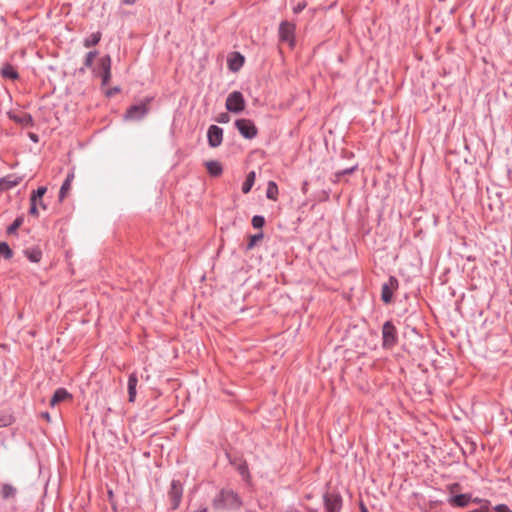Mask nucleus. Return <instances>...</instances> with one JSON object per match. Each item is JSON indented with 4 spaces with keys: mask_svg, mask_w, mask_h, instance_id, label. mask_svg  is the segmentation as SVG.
<instances>
[{
    "mask_svg": "<svg viewBox=\"0 0 512 512\" xmlns=\"http://www.w3.org/2000/svg\"><path fill=\"white\" fill-rule=\"evenodd\" d=\"M241 504L240 499L236 493L230 490H223L213 500L215 509H231L237 508Z\"/></svg>",
    "mask_w": 512,
    "mask_h": 512,
    "instance_id": "obj_1",
    "label": "nucleus"
},
{
    "mask_svg": "<svg viewBox=\"0 0 512 512\" xmlns=\"http://www.w3.org/2000/svg\"><path fill=\"white\" fill-rule=\"evenodd\" d=\"M383 347L390 349L397 344V330L391 321H386L382 327Z\"/></svg>",
    "mask_w": 512,
    "mask_h": 512,
    "instance_id": "obj_2",
    "label": "nucleus"
},
{
    "mask_svg": "<svg viewBox=\"0 0 512 512\" xmlns=\"http://www.w3.org/2000/svg\"><path fill=\"white\" fill-rule=\"evenodd\" d=\"M245 108V100L239 91H233L226 99V109L232 113H239Z\"/></svg>",
    "mask_w": 512,
    "mask_h": 512,
    "instance_id": "obj_3",
    "label": "nucleus"
},
{
    "mask_svg": "<svg viewBox=\"0 0 512 512\" xmlns=\"http://www.w3.org/2000/svg\"><path fill=\"white\" fill-rule=\"evenodd\" d=\"M235 126L246 139H253L257 135V128L249 119H238L235 121Z\"/></svg>",
    "mask_w": 512,
    "mask_h": 512,
    "instance_id": "obj_4",
    "label": "nucleus"
},
{
    "mask_svg": "<svg viewBox=\"0 0 512 512\" xmlns=\"http://www.w3.org/2000/svg\"><path fill=\"white\" fill-rule=\"evenodd\" d=\"M326 512H340L342 507V498L338 493H325L323 495Z\"/></svg>",
    "mask_w": 512,
    "mask_h": 512,
    "instance_id": "obj_5",
    "label": "nucleus"
},
{
    "mask_svg": "<svg viewBox=\"0 0 512 512\" xmlns=\"http://www.w3.org/2000/svg\"><path fill=\"white\" fill-rule=\"evenodd\" d=\"M147 113H148L147 103H139V104L130 106L127 109L124 117L126 120H140Z\"/></svg>",
    "mask_w": 512,
    "mask_h": 512,
    "instance_id": "obj_6",
    "label": "nucleus"
},
{
    "mask_svg": "<svg viewBox=\"0 0 512 512\" xmlns=\"http://www.w3.org/2000/svg\"><path fill=\"white\" fill-rule=\"evenodd\" d=\"M294 31L295 26L292 23L283 21L279 27V39L288 42L292 46L294 44Z\"/></svg>",
    "mask_w": 512,
    "mask_h": 512,
    "instance_id": "obj_7",
    "label": "nucleus"
},
{
    "mask_svg": "<svg viewBox=\"0 0 512 512\" xmlns=\"http://www.w3.org/2000/svg\"><path fill=\"white\" fill-rule=\"evenodd\" d=\"M99 75L102 78V85H108L111 78V58L109 55H106L100 59Z\"/></svg>",
    "mask_w": 512,
    "mask_h": 512,
    "instance_id": "obj_8",
    "label": "nucleus"
},
{
    "mask_svg": "<svg viewBox=\"0 0 512 512\" xmlns=\"http://www.w3.org/2000/svg\"><path fill=\"white\" fill-rule=\"evenodd\" d=\"M208 143L215 148L220 146L223 140V129L217 125H211L207 132Z\"/></svg>",
    "mask_w": 512,
    "mask_h": 512,
    "instance_id": "obj_9",
    "label": "nucleus"
},
{
    "mask_svg": "<svg viewBox=\"0 0 512 512\" xmlns=\"http://www.w3.org/2000/svg\"><path fill=\"white\" fill-rule=\"evenodd\" d=\"M183 488L178 480L171 482V488L169 491V497L171 499V505L173 509H177L182 498Z\"/></svg>",
    "mask_w": 512,
    "mask_h": 512,
    "instance_id": "obj_10",
    "label": "nucleus"
},
{
    "mask_svg": "<svg viewBox=\"0 0 512 512\" xmlns=\"http://www.w3.org/2000/svg\"><path fill=\"white\" fill-rule=\"evenodd\" d=\"M471 500H472V497L470 494H458V495L450 496L447 499V502L452 507L463 508V507L468 506L469 503L471 502Z\"/></svg>",
    "mask_w": 512,
    "mask_h": 512,
    "instance_id": "obj_11",
    "label": "nucleus"
},
{
    "mask_svg": "<svg viewBox=\"0 0 512 512\" xmlns=\"http://www.w3.org/2000/svg\"><path fill=\"white\" fill-rule=\"evenodd\" d=\"M397 279L395 277L389 278V284H383L382 291H381V298L383 302L389 303L392 299V290L391 287L397 285Z\"/></svg>",
    "mask_w": 512,
    "mask_h": 512,
    "instance_id": "obj_12",
    "label": "nucleus"
},
{
    "mask_svg": "<svg viewBox=\"0 0 512 512\" xmlns=\"http://www.w3.org/2000/svg\"><path fill=\"white\" fill-rule=\"evenodd\" d=\"M10 118L15 121L16 123L24 126L29 127L33 125V118L28 113H20V114H10Z\"/></svg>",
    "mask_w": 512,
    "mask_h": 512,
    "instance_id": "obj_13",
    "label": "nucleus"
},
{
    "mask_svg": "<svg viewBox=\"0 0 512 512\" xmlns=\"http://www.w3.org/2000/svg\"><path fill=\"white\" fill-rule=\"evenodd\" d=\"M244 64V57L238 53L235 52L232 54V56L228 59V66L231 71H238Z\"/></svg>",
    "mask_w": 512,
    "mask_h": 512,
    "instance_id": "obj_14",
    "label": "nucleus"
},
{
    "mask_svg": "<svg viewBox=\"0 0 512 512\" xmlns=\"http://www.w3.org/2000/svg\"><path fill=\"white\" fill-rule=\"evenodd\" d=\"M70 397H71V395L69 394V392L66 389L59 388L54 392V394L50 400V405L55 406Z\"/></svg>",
    "mask_w": 512,
    "mask_h": 512,
    "instance_id": "obj_15",
    "label": "nucleus"
},
{
    "mask_svg": "<svg viewBox=\"0 0 512 512\" xmlns=\"http://www.w3.org/2000/svg\"><path fill=\"white\" fill-rule=\"evenodd\" d=\"M137 383H138L137 375L135 373H131L128 378V395H129L130 402L135 401Z\"/></svg>",
    "mask_w": 512,
    "mask_h": 512,
    "instance_id": "obj_16",
    "label": "nucleus"
},
{
    "mask_svg": "<svg viewBox=\"0 0 512 512\" xmlns=\"http://www.w3.org/2000/svg\"><path fill=\"white\" fill-rule=\"evenodd\" d=\"M205 166H206L208 173L214 177L221 175V173L223 171L222 165L218 161H214V160L207 161L205 163Z\"/></svg>",
    "mask_w": 512,
    "mask_h": 512,
    "instance_id": "obj_17",
    "label": "nucleus"
},
{
    "mask_svg": "<svg viewBox=\"0 0 512 512\" xmlns=\"http://www.w3.org/2000/svg\"><path fill=\"white\" fill-rule=\"evenodd\" d=\"M0 494L1 497L5 500L15 498L17 489L11 484L4 483L1 485Z\"/></svg>",
    "mask_w": 512,
    "mask_h": 512,
    "instance_id": "obj_18",
    "label": "nucleus"
},
{
    "mask_svg": "<svg viewBox=\"0 0 512 512\" xmlns=\"http://www.w3.org/2000/svg\"><path fill=\"white\" fill-rule=\"evenodd\" d=\"M20 181V177L9 175L0 180V186H2V189H10L17 186Z\"/></svg>",
    "mask_w": 512,
    "mask_h": 512,
    "instance_id": "obj_19",
    "label": "nucleus"
},
{
    "mask_svg": "<svg viewBox=\"0 0 512 512\" xmlns=\"http://www.w3.org/2000/svg\"><path fill=\"white\" fill-rule=\"evenodd\" d=\"M73 179H74V173L71 172L67 175L65 181L63 182V184L60 188V191H59V200L60 201H62L66 197L68 191L70 190L71 183H72Z\"/></svg>",
    "mask_w": 512,
    "mask_h": 512,
    "instance_id": "obj_20",
    "label": "nucleus"
},
{
    "mask_svg": "<svg viewBox=\"0 0 512 512\" xmlns=\"http://www.w3.org/2000/svg\"><path fill=\"white\" fill-rule=\"evenodd\" d=\"M255 172L254 171H251L248 173L247 177H246V180L244 181L243 185H242V192L244 194H247L250 192V190L252 189L254 183H255Z\"/></svg>",
    "mask_w": 512,
    "mask_h": 512,
    "instance_id": "obj_21",
    "label": "nucleus"
},
{
    "mask_svg": "<svg viewBox=\"0 0 512 512\" xmlns=\"http://www.w3.org/2000/svg\"><path fill=\"white\" fill-rule=\"evenodd\" d=\"M1 74L4 78L15 80L18 78V72L14 69L12 65H5L2 70Z\"/></svg>",
    "mask_w": 512,
    "mask_h": 512,
    "instance_id": "obj_22",
    "label": "nucleus"
},
{
    "mask_svg": "<svg viewBox=\"0 0 512 512\" xmlns=\"http://www.w3.org/2000/svg\"><path fill=\"white\" fill-rule=\"evenodd\" d=\"M278 195V187L274 181H269L266 190V197L270 200H276Z\"/></svg>",
    "mask_w": 512,
    "mask_h": 512,
    "instance_id": "obj_23",
    "label": "nucleus"
},
{
    "mask_svg": "<svg viewBox=\"0 0 512 512\" xmlns=\"http://www.w3.org/2000/svg\"><path fill=\"white\" fill-rule=\"evenodd\" d=\"M26 257L33 263H38L41 260L42 253L39 249L25 250Z\"/></svg>",
    "mask_w": 512,
    "mask_h": 512,
    "instance_id": "obj_24",
    "label": "nucleus"
},
{
    "mask_svg": "<svg viewBox=\"0 0 512 512\" xmlns=\"http://www.w3.org/2000/svg\"><path fill=\"white\" fill-rule=\"evenodd\" d=\"M101 39V33L100 32H96V33H92L88 38H86L84 40V46L86 48H89L91 46H95L99 43Z\"/></svg>",
    "mask_w": 512,
    "mask_h": 512,
    "instance_id": "obj_25",
    "label": "nucleus"
},
{
    "mask_svg": "<svg viewBox=\"0 0 512 512\" xmlns=\"http://www.w3.org/2000/svg\"><path fill=\"white\" fill-rule=\"evenodd\" d=\"M263 237H264V235H263V233H262V232L257 233V234H255V235H251V236L249 237V242H248V244H247L246 250H248V251H249V250H252V249L255 247V245L257 244V242H258V241H260V240H262V239H263Z\"/></svg>",
    "mask_w": 512,
    "mask_h": 512,
    "instance_id": "obj_26",
    "label": "nucleus"
},
{
    "mask_svg": "<svg viewBox=\"0 0 512 512\" xmlns=\"http://www.w3.org/2000/svg\"><path fill=\"white\" fill-rule=\"evenodd\" d=\"M0 255L5 259H10L13 256V252L6 242H0Z\"/></svg>",
    "mask_w": 512,
    "mask_h": 512,
    "instance_id": "obj_27",
    "label": "nucleus"
},
{
    "mask_svg": "<svg viewBox=\"0 0 512 512\" xmlns=\"http://www.w3.org/2000/svg\"><path fill=\"white\" fill-rule=\"evenodd\" d=\"M47 188L44 186L39 187L37 190L32 192V195L30 197V202H37L38 199H42L44 194L46 193Z\"/></svg>",
    "mask_w": 512,
    "mask_h": 512,
    "instance_id": "obj_28",
    "label": "nucleus"
},
{
    "mask_svg": "<svg viewBox=\"0 0 512 512\" xmlns=\"http://www.w3.org/2000/svg\"><path fill=\"white\" fill-rule=\"evenodd\" d=\"M23 224V217H17L13 223L7 228L8 234H13L17 231V229Z\"/></svg>",
    "mask_w": 512,
    "mask_h": 512,
    "instance_id": "obj_29",
    "label": "nucleus"
},
{
    "mask_svg": "<svg viewBox=\"0 0 512 512\" xmlns=\"http://www.w3.org/2000/svg\"><path fill=\"white\" fill-rule=\"evenodd\" d=\"M96 55H97V51H90L87 53V55L85 57V61H84V64L87 68L92 67Z\"/></svg>",
    "mask_w": 512,
    "mask_h": 512,
    "instance_id": "obj_30",
    "label": "nucleus"
},
{
    "mask_svg": "<svg viewBox=\"0 0 512 512\" xmlns=\"http://www.w3.org/2000/svg\"><path fill=\"white\" fill-rule=\"evenodd\" d=\"M265 224V219L263 216H260V215H255L253 218H252V225L254 228H262Z\"/></svg>",
    "mask_w": 512,
    "mask_h": 512,
    "instance_id": "obj_31",
    "label": "nucleus"
},
{
    "mask_svg": "<svg viewBox=\"0 0 512 512\" xmlns=\"http://www.w3.org/2000/svg\"><path fill=\"white\" fill-rule=\"evenodd\" d=\"M29 214L34 217H38L39 213H38L37 202H30Z\"/></svg>",
    "mask_w": 512,
    "mask_h": 512,
    "instance_id": "obj_32",
    "label": "nucleus"
},
{
    "mask_svg": "<svg viewBox=\"0 0 512 512\" xmlns=\"http://www.w3.org/2000/svg\"><path fill=\"white\" fill-rule=\"evenodd\" d=\"M494 509L496 512H512L510 508L504 504L497 505Z\"/></svg>",
    "mask_w": 512,
    "mask_h": 512,
    "instance_id": "obj_33",
    "label": "nucleus"
},
{
    "mask_svg": "<svg viewBox=\"0 0 512 512\" xmlns=\"http://www.w3.org/2000/svg\"><path fill=\"white\" fill-rule=\"evenodd\" d=\"M229 121V115L227 113H222L219 115L218 122L227 123Z\"/></svg>",
    "mask_w": 512,
    "mask_h": 512,
    "instance_id": "obj_34",
    "label": "nucleus"
},
{
    "mask_svg": "<svg viewBox=\"0 0 512 512\" xmlns=\"http://www.w3.org/2000/svg\"><path fill=\"white\" fill-rule=\"evenodd\" d=\"M355 167H351V168H348V169H345V170H342V171H339L336 173L337 176H341V175H346V174H350L354 171Z\"/></svg>",
    "mask_w": 512,
    "mask_h": 512,
    "instance_id": "obj_35",
    "label": "nucleus"
},
{
    "mask_svg": "<svg viewBox=\"0 0 512 512\" xmlns=\"http://www.w3.org/2000/svg\"><path fill=\"white\" fill-rule=\"evenodd\" d=\"M29 138L35 143L38 142V136L35 133H29Z\"/></svg>",
    "mask_w": 512,
    "mask_h": 512,
    "instance_id": "obj_36",
    "label": "nucleus"
},
{
    "mask_svg": "<svg viewBox=\"0 0 512 512\" xmlns=\"http://www.w3.org/2000/svg\"><path fill=\"white\" fill-rule=\"evenodd\" d=\"M304 7H305V5H304V4H303V5L299 4V5H297V6L294 8V12H295V13H299L300 11H302V9H304Z\"/></svg>",
    "mask_w": 512,
    "mask_h": 512,
    "instance_id": "obj_37",
    "label": "nucleus"
},
{
    "mask_svg": "<svg viewBox=\"0 0 512 512\" xmlns=\"http://www.w3.org/2000/svg\"><path fill=\"white\" fill-rule=\"evenodd\" d=\"M38 205L44 210L47 208L42 199H38L37 206Z\"/></svg>",
    "mask_w": 512,
    "mask_h": 512,
    "instance_id": "obj_38",
    "label": "nucleus"
},
{
    "mask_svg": "<svg viewBox=\"0 0 512 512\" xmlns=\"http://www.w3.org/2000/svg\"><path fill=\"white\" fill-rule=\"evenodd\" d=\"M122 2L126 5H132L136 2V0H122Z\"/></svg>",
    "mask_w": 512,
    "mask_h": 512,
    "instance_id": "obj_39",
    "label": "nucleus"
},
{
    "mask_svg": "<svg viewBox=\"0 0 512 512\" xmlns=\"http://www.w3.org/2000/svg\"><path fill=\"white\" fill-rule=\"evenodd\" d=\"M286 512H300V511L298 509H296V508L290 507V508L287 509Z\"/></svg>",
    "mask_w": 512,
    "mask_h": 512,
    "instance_id": "obj_40",
    "label": "nucleus"
},
{
    "mask_svg": "<svg viewBox=\"0 0 512 512\" xmlns=\"http://www.w3.org/2000/svg\"><path fill=\"white\" fill-rule=\"evenodd\" d=\"M42 416H43L44 418H46L47 420H49V419H50V416H49V414H48L47 412H46V413H43V414H42Z\"/></svg>",
    "mask_w": 512,
    "mask_h": 512,
    "instance_id": "obj_41",
    "label": "nucleus"
},
{
    "mask_svg": "<svg viewBox=\"0 0 512 512\" xmlns=\"http://www.w3.org/2000/svg\"><path fill=\"white\" fill-rule=\"evenodd\" d=\"M361 512H368L367 508L365 506H363V505L361 506Z\"/></svg>",
    "mask_w": 512,
    "mask_h": 512,
    "instance_id": "obj_42",
    "label": "nucleus"
},
{
    "mask_svg": "<svg viewBox=\"0 0 512 512\" xmlns=\"http://www.w3.org/2000/svg\"><path fill=\"white\" fill-rule=\"evenodd\" d=\"M307 183H304L303 189H307Z\"/></svg>",
    "mask_w": 512,
    "mask_h": 512,
    "instance_id": "obj_43",
    "label": "nucleus"
}]
</instances>
